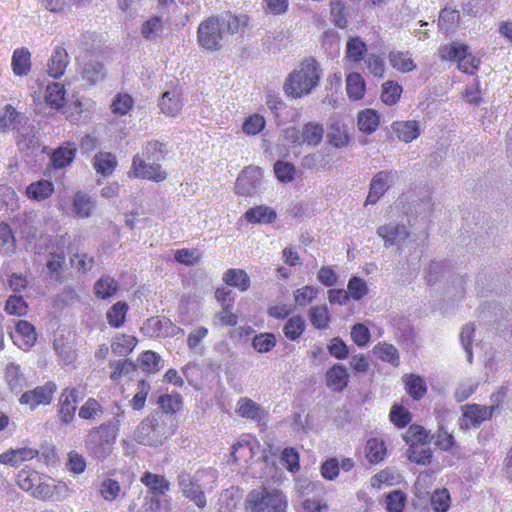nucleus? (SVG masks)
<instances>
[{"mask_svg":"<svg viewBox=\"0 0 512 512\" xmlns=\"http://www.w3.org/2000/svg\"><path fill=\"white\" fill-rule=\"evenodd\" d=\"M165 144L158 140L148 141L142 149V154H136L132 159L128 176L130 178L146 179L156 183L163 182L167 173L162 170L159 161L165 157Z\"/></svg>","mask_w":512,"mask_h":512,"instance_id":"obj_1","label":"nucleus"},{"mask_svg":"<svg viewBox=\"0 0 512 512\" xmlns=\"http://www.w3.org/2000/svg\"><path fill=\"white\" fill-rule=\"evenodd\" d=\"M320 78L319 63L313 58L304 59L287 75L283 91L288 97L303 98L319 85Z\"/></svg>","mask_w":512,"mask_h":512,"instance_id":"obj_2","label":"nucleus"},{"mask_svg":"<svg viewBox=\"0 0 512 512\" xmlns=\"http://www.w3.org/2000/svg\"><path fill=\"white\" fill-rule=\"evenodd\" d=\"M118 434L119 425L116 422H106L93 427L86 440L90 455L100 460L109 457L113 452Z\"/></svg>","mask_w":512,"mask_h":512,"instance_id":"obj_3","label":"nucleus"},{"mask_svg":"<svg viewBox=\"0 0 512 512\" xmlns=\"http://www.w3.org/2000/svg\"><path fill=\"white\" fill-rule=\"evenodd\" d=\"M288 501L278 489H254L246 498L247 512H286Z\"/></svg>","mask_w":512,"mask_h":512,"instance_id":"obj_4","label":"nucleus"},{"mask_svg":"<svg viewBox=\"0 0 512 512\" xmlns=\"http://www.w3.org/2000/svg\"><path fill=\"white\" fill-rule=\"evenodd\" d=\"M17 484L36 499L45 501L53 498L54 491L50 478L35 470L22 469L17 475Z\"/></svg>","mask_w":512,"mask_h":512,"instance_id":"obj_5","label":"nucleus"},{"mask_svg":"<svg viewBox=\"0 0 512 512\" xmlns=\"http://www.w3.org/2000/svg\"><path fill=\"white\" fill-rule=\"evenodd\" d=\"M134 436L139 444L151 447L161 445L166 439L164 427L155 415L146 417L135 430Z\"/></svg>","mask_w":512,"mask_h":512,"instance_id":"obj_6","label":"nucleus"},{"mask_svg":"<svg viewBox=\"0 0 512 512\" xmlns=\"http://www.w3.org/2000/svg\"><path fill=\"white\" fill-rule=\"evenodd\" d=\"M376 233L383 240L386 248L392 247L398 251L406 247V240L410 236L409 227L397 221H389L378 226Z\"/></svg>","mask_w":512,"mask_h":512,"instance_id":"obj_7","label":"nucleus"},{"mask_svg":"<svg viewBox=\"0 0 512 512\" xmlns=\"http://www.w3.org/2000/svg\"><path fill=\"white\" fill-rule=\"evenodd\" d=\"M197 38L199 45L207 50H218L223 38L222 24L218 18L209 17L198 27Z\"/></svg>","mask_w":512,"mask_h":512,"instance_id":"obj_8","label":"nucleus"},{"mask_svg":"<svg viewBox=\"0 0 512 512\" xmlns=\"http://www.w3.org/2000/svg\"><path fill=\"white\" fill-rule=\"evenodd\" d=\"M399 179L397 170H383L377 172L369 187V193L365 201V205L377 203L382 196L392 187Z\"/></svg>","mask_w":512,"mask_h":512,"instance_id":"obj_9","label":"nucleus"},{"mask_svg":"<svg viewBox=\"0 0 512 512\" xmlns=\"http://www.w3.org/2000/svg\"><path fill=\"white\" fill-rule=\"evenodd\" d=\"M262 185V171L255 166L246 167L236 180V193L241 196L257 194Z\"/></svg>","mask_w":512,"mask_h":512,"instance_id":"obj_10","label":"nucleus"},{"mask_svg":"<svg viewBox=\"0 0 512 512\" xmlns=\"http://www.w3.org/2000/svg\"><path fill=\"white\" fill-rule=\"evenodd\" d=\"M56 390V384L52 381H49L42 386H37L32 390L24 392L21 395L19 402L21 405H26L31 410H34L39 405H49Z\"/></svg>","mask_w":512,"mask_h":512,"instance_id":"obj_11","label":"nucleus"},{"mask_svg":"<svg viewBox=\"0 0 512 512\" xmlns=\"http://www.w3.org/2000/svg\"><path fill=\"white\" fill-rule=\"evenodd\" d=\"M462 417L459 419V426L463 430L477 428L480 424L489 419L495 411V406H483L479 404L465 405Z\"/></svg>","mask_w":512,"mask_h":512,"instance_id":"obj_12","label":"nucleus"},{"mask_svg":"<svg viewBox=\"0 0 512 512\" xmlns=\"http://www.w3.org/2000/svg\"><path fill=\"white\" fill-rule=\"evenodd\" d=\"M78 403V391L75 388H65L62 390L58 399V417L59 420L67 425L70 424L76 414Z\"/></svg>","mask_w":512,"mask_h":512,"instance_id":"obj_13","label":"nucleus"},{"mask_svg":"<svg viewBox=\"0 0 512 512\" xmlns=\"http://www.w3.org/2000/svg\"><path fill=\"white\" fill-rule=\"evenodd\" d=\"M39 455L36 448L21 447L9 449L0 454V463L5 466L19 467L23 462L35 459Z\"/></svg>","mask_w":512,"mask_h":512,"instance_id":"obj_14","label":"nucleus"},{"mask_svg":"<svg viewBox=\"0 0 512 512\" xmlns=\"http://www.w3.org/2000/svg\"><path fill=\"white\" fill-rule=\"evenodd\" d=\"M402 203H407L412 208L410 213L420 217H427L433 210V202L431 196L425 192L421 196L415 194H406L400 198Z\"/></svg>","mask_w":512,"mask_h":512,"instance_id":"obj_15","label":"nucleus"},{"mask_svg":"<svg viewBox=\"0 0 512 512\" xmlns=\"http://www.w3.org/2000/svg\"><path fill=\"white\" fill-rule=\"evenodd\" d=\"M12 339L19 348L23 350L29 349L37 340L35 327L26 320H19L16 323Z\"/></svg>","mask_w":512,"mask_h":512,"instance_id":"obj_16","label":"nucleus"},{"mask_svg":"<svg viewBox=\"0 0 512 512\" xmlns=\"http://www.w3.org/2000/svg\"><path fill=\"white\" fill-rule=\"evenodd\" d=\"M140 482L147 488L150 496H164L170 490V482L164 475L146 471L142 474Z\"/></svg>","mask_w":512,"mask_h":512,"instance_id":"obj_17","label":"nucleus"},{"mask_svg":"<svg viewBox=\"0 0 512 512\" xmlns=\"http://www.w3.org/2000/svg\"><path fill=\"white\" fill-rule=\"evenodd\" d=\"M179 487L183 495L193 501L199 508L206 505V498L200 486L194 481L190 475L183 474L179 476Z\"/></svg>","mask_w":512,"mask_h":512,"instance_id":"obj_18","label":"nucleus"},{"mask_svg":"<svg viewBox=\"0 0 512 512\" xmlns=\"http://www.w3.org/2000/svg\"><path fill=\"white\" fill-rule=\"evenodd\" d=\"M69 64V55L67 51L60 46L54 48L50 59L48 60V74L57 79L64 75Z\"/></svg>","mask_w":512,"mask_h":512,"instance_id":"obj_19","label":"nucleus"},{"mask_svg":"<svg viewBox=\"0 0 512 512\" xmlns=\"http://www.w3.org/2000/svg\"><path fill=\"white\" fill-rule=\"evenodd\" d=\"M236 412L243 418L261 422L266 418L267 412L253 400L242 397L237 402Z\"/></svg>","mask_w":512,"mask_h":512,"instance_id":"obj_20","label":"nucleus"},{"mask_svg":"<svg viewBox=\"0 0 512 512\" xmlns=\"http://www.w3.org/2000/svg\"><path fill=\"white\" fill-rule=\"evenodd\" d=\"M76 152L77 149L74 143L66 142L59 146L50 157L52 167L55 169L67 167L75 159Z\"/></svg>","mask_w":512,"mask_h":512,"instance_id":"obj_21","label":"nucleus"},{"mask_svg":"<svg viewBox=\"0 0 512 512\" xmlns=\"http://www.w3.org/2000/svg\"><path fill=\"white\" fill-rule=\"evenodd\" d=\"M348 382L349 374L346 367L342 364H335L326 372V384L333 391H343L347 387Z\"/></svg>","mask_w":512,"mask_h":512,"instance_id":"obj_22","label":"nucleus"},{"mask_svg":"<svg viewBox=\"0 0 512 512\" xmlns=\"http://www.w3.org/2000/svg\"><path fill=\"white\" fill-rule=\"evenodd\" d=\"M147 326L152 329L153 335L160 338L174 337L182 331L169 318L152 317L148 319Z\"/></svg>","mask_w":512,"mask_h":512,"instance_id":"obj_23","label":"nucleus"},{"mask_svg":"<svg viewBox=\"0 0 512 512\" xmlns=\"http://www.w3.org/2000/svg\"><path fill=\"white\" fill-rule=\"evenodd\" d=\"M391 128L400 141L410 143L415 140L421 133L419 122L416 120L395 121Z\"/></svg>","mask_w":512,"mask_h":512,"instance_id":"obj_24","label":"nucleus"},{"mask_svg":"<svg viewBox=\"0 0 512 512\" xmlns=\"http://www.w3.org/2000/svg\"><path fill=\"white\" fill-rule=\"evenodd\" d=\"M277 217L275 210L266 205L249 208L243 218L251 224H271Z\"/></svg>","mask_w":512,"mask_h":512,"instance_id":"obj_25","label":"nucleus"},{"mask_svg":"<svg viewBox=\"0 0 512 512\" xmlns=\"http://www.w3.org/2000/svg\"><path fill=\"white\" fill-rule=\"evenodd\" d=\"M119 289V283L115 278L110 275H103L95 282L93 292L97 299L107 300L115 296Z\"/></svg>","mask_w":512,"mask_h":512,"instance_id":"obj_26","label":"nucleus"},{"mask_svg":"<svg viewBox=\"0 0 512 512\" xmlns=\"http://www.w3.org/2000/svg\"><path fill=\"white\" fill-rule=\"evenodd\" d=\"M54 185L49 180H38L32 182L26 187V196L33 201L41 202L52 196Z\"/></svg>","mask_w":512,"mask_h":512,"instance_id":"obj_27","label":"nucleus"},{"mask_svg":"<svg viewBox=\"0 0 512 512\" xmlns=\"http://www.w3.org/2000/svg\"><path fill=\"white\" fill-rule=\"evenodd\" d=\"M11 66L16 76L27 75L32 68L30 51L24 47L15 49L12 55Z\"/></svg>","mask_w":512,"mask_h":512,"instance_id":"obj_28","label":"nucleus"},{"mask_svg":"<svg viewBox=\"0 0 512 512\" xmlns=\"http://www.w3.org/2000/svg\"><path fill=\"white\" fill-rule=\"evenodd\" d=\"M138 339L125 333L116 334L111 342V350L117 356H128L136 347Z\"/></svg>","mask_w":512,"mask_h":512,"instance_id":"obj_29","label":"nucleus"},{"mask_svg":"<svg viewBox=\"0 0 512 512\" xmlns=\"http://www.w3.org/2000/svg\"><path fill=\"white\" fill-rule=\"evenodd\" d=\"M66 89L63 84L51 83L46 87L44 99L46 104L55 110H59L66 102Z\"/></svg>","mask_w":512,"mask_h":512,"instance_id":"obj_30","label":"nucleus"},{"mask_svg":"<svg viewBox=\"0 0 512 512\" xmlns=\"http://www.w3.org/2000/svg\"><path fill=\"white\" fill-rule=\"evenodd\" d=\"M4 378L12 391L19 392L27 386V379L24 373L21 371L20 366L15 363L7 364Z\"/></svg>","mask_w":512,"mask_h":512,"instance_id":"obj_31","label":"nucleus"},{"mask_svg":"<svg viewBox=\"0 0 512 512\" xmlns=\"http://www.w3.org/2000/svg\"><path fill=\"white\" fill-rule=\"evenodd\" d=\"M367 53V45L360 37H350L346 43L345 59L354 64L360 63Z\"/></svg>","mask_w":512,"mask_h":512,"instance_id":"obj_32","label":"nucleus"},{"mask_svg":"<svg viewBox=\"0 0 512 512\" xmlns=\"http://www.w3.org/2000/svg\"><path fill=\"white\" fill-rule=\"evenodd\" d=\"M129 306L125 301L114 303L106 312V319L112 328L124 326L127 318Z\"/></svg>","mask_w":512,"mask_h":512,"instance_id":"obj_33","label":"nucleus"},{"mask_svg":"<svg viewBox=\"0 0 512 512\" xmlns=\"http://www.w3.org/2000/svg\"><path fill=\"white\" fill-rule=\"evenodd\" d=\"M324 128L322 124L308 122L302 127V144L308 146H318L323 138Z\"/></svg>","mask_w":512,"mask_h":512,"instance_id":"obj_34","label":"nucleus"},{"mask_svg":"<svg viewBox=\"0 0 512 512\" xmlns=\"http://www.w3.org/2000/svg\"><path fill=\"white\" fill-rule=\"evenodd\" d=\"M93 166L97 173L103 176L111 175L116 166V157L110 152H99L93 158Z\"/></svg>","mask_w":512,"mask_h":512,"instance_id":"obj_35","label":"nucleus"},{"mask_svg":"<svg viewBox=\"0 0 512 512\" xmlns=\"http://www.w3.org/2000/svg\"><path fill=\"white\" fill-rule=\"evenodd\" d=\"M388 59L394 69L403 73L411 72L416 68L409 52L391 51Z\"/></svg>","mask_w":512,"mask_h":512,"instance_id":"obj_36","label":"nucleus"},{"mask_svg":"<svg viewBox=\"0 0 512 512\" xmlns=\"http://www.w3.org/2000/svg\"><path fill=\"white\" fill-rule=\"evenodd\" d=\"M365 455L367 460L376 464L384 460L386 456V446L383 440L370 438L365 444Z\"/></svg>","mask_w":512,"mask_h":512,"instance_id":"obj_37","label":"nucleus"},{"mask_svg":"<svg viewBox=\"0 0 512 512\" xmlns=\"http://www.w3.org/2000/svg\"><path fill=\"white\" fill-rule=\"evenodd\" d=\"M346 91L350 99L360 100L365 94V81L357 72H351L346 77Z\"/></svg>","mask_w":512,"mask_h":512,"instance_id":"obj_38","label":"nucleus"},{"mask_svg":"<svg viewBox=\"0 0 512 512\" xmlns=\"http://www.w3.org/2000/svg\"><path fill=\"white\" fill-rule=\"evenodd\" d=\"M251 284L250 277L242 269L226 270V285L235 287L240 292H245Z\"/></svg>","mask_w":512,"mask_h":512,"instance_id":"obj_39","label":"nucleus"},{"mask_svg":"<svg viewBox=\"0 0 512 512\" xmlns=\"http://www.w3.org/2000/svg\"><path fill=\"white\" fill-rule=\"evenodd\" d=\"M22 118L21 113L17 112L12 105L7 104L0 110V132H5L10 128L15 129Z\"/></svg>","mask_w":512,"mask_h":512,"instance_id":"obj_40","label":"nucleus"},{"mask_svg":"<svg viewBox=\"0 0 512 512\" xmlns=\"http://www.w3.org/2000/svg\"><path fill=\"white\" fill-rule=\"evenodd\" d=\"M159 107L162 113L168 116H175L182 108L181 94L164 92L159 102Z\"/></svg>","mask_w":512,"mask_h":512,"instance_id":"obj_41","label":"nucleus"},{"mask_svg":"<svg viewBox=\"0 0 512 512\" xmlns=\"http://www.w3.org/2000/svg\"><path fill=\"white\" fill-rule=\"evenodd\" d=\"M134 107L133 97L125 92L118 93L110 105L111 111L115 116H125Z\"/></svg>","mask_w":512,"mask_h":512,"instance_id":"obj_42","label":"nucleus"},{"mask_svg":"<svg viewBox=\"0 0 512 512\" xmlns=\"http://www.w3.org/2000/svg\"><path fill=\"white\" fill-rule=\"evenodd\" d=\"M73 209L76 217L78 218H88L91 216L94 209V202L91 197L78 192L75 194L73 198Z\"/></svg>","mask_w":512,"mask_h":512,"instance_id":"obj_43","label":"nucleus"},{"mask_svg":"<svg viewBox=\"0 0 512 512\" xmlns=\"http://www.w3.org/2000/svg\"><path fill=\"white\" fill-rule=\"evenodd\" d=\"M160 361V356L152 350L142 352L137 359L140 369L148 374H153L160 370Z\"/></svg>","mask_w":512,"mask_h":512,"instance_id":"obj_44","label":"nucleus"},{"mask_svg":"<svg viewBox=\"0 0 512 512\" xmlns=\"http://www.w3.org/2000/svg\"><path fill=\"white\" fill-rule=\"evenodd\" d=\"M305 326L304 318L300 315H295L286 321L283 327V333L287 339L296 341L303 334Z\"/></svg>","mask_w":512,"mask_h":512,"instance_id":"obj_45","label":"nucleus"},{"mask_svg":"<svg viewBox=\"0 0 512 512\" xmlns=\"http://www.w3.org/2000/svg\"><path fill=\"white\" fill-rule=\"evenodd\" d=\"M379 115L372 109H366L358 114L359 130L366 133H373L379 126Z\"/></svg>","mask_w":512,"mask_h":512,"instance_id":"obj_46","label":"nucleus"},{"mask_svg":"<svg viewBox=\"0 0 512 512\" xmlns=\"http://www.w3.org/2000/svg\"><path fill=\"white\" fill-rule=\"evenodd\" d=\"M157 404L163 413L172 415L182 408L183 399L179 393L164 394L158 398Z\"/></svg>","mask_w":512,"mask_h":512,"instance_id":"obj_47","label":"nucleus"},{"mask_svg":"<svg viewBox=\"0 0 512 512\" xmlns=\"http://www.w3.org/2000/svg\"><path fill=\"white\" fill-rule=\"evenodd\" d=\"M374 354L382 361L388 362L393 366H398L400 363L399 352L396 347L386 342L378 343L374 349Z\"/></svg>","mask_w":512,"mask_h":512,"instance_id":"obj_48","label":"nucleus"},{"mask_svg":"<svg viewBox=\"0 0 512 512\" xmlns=\"http://www.w3.org/2000/svg\"><path fill=\"white\" fill-rule=\"evenodd\" d=\"M331 22L338 28H345L348 24V13L343 0H331L330 2Z\"/></svg>","mask_w":512,"mask_h":512,"instance_id":"obj_49","label":"nucleus"},{"mask_svg":"<svg viewBox=\"0 0 512 512\" xmlns=\"http://www.w3.org/2000/svg\"><path fill=\"white\" fill-rule=\"evenodd\" d=\"M309 319L316 329H326L330 322V313L327 306H313L309 311Z\"/></svg>","mask_w":512,"mask_h":512,"instance_id":"obj_50","label":"nucleus"},{"mask_svg":"<svg viewBox=\"0 0 512 512\" xmlns=\"http://www.w3.org/2000/svg\"><path fill=\"white\" fill-rule=\"evenodd\" d=\"M231 457L234 462L244 461L247 462L253 457V449L250 441L247 438H241L232 446Z\"/></svg>","mask_w":512,"mask_h":512,"instance_id":"obj_51","label":"nucleus"},{"mask_svg":"<svg viewBox=\"0 0 512 512\" xmlns=\"http://www.w3.org/2000/svg\"><path fill=\"white\" fill-rule=\"evenodd\" d=\"M110 368L112 369L110 379L114 383H119L123 376L128 375L136 369V365L132 361L124 359L111 362Z\"/></svg>","mask_w":512,"mask_h":512,"instance_id":"obj_52","label":"nucleus"},{"mask_svg":"<svg viewBox=\"0 0 512 512\" xmlns=\"http://www.w3.org/2000/svg\"><path fill=\"white\" fill-rule=\"evenodd\" d=\"M459 12L455 9L445 8L441 10L438 19V26L446 33L451 32L459 21Z\"/></svg>","mask_w":512,"mask_h":512,"instance_id":"obj_53","label":"nucleus"},{"mask_svg":"<svg viewBox=\"0 0 512 512\" xmlns=\"http://www.w3.org/2000/svg\"><path fill=\"white\" fill-rule=\"evenodd\" d=\"M202 256L197 249H178L174 251V259L177 263L185 266H195L201 261Z\"/></svg>","mask_w":512,"mask_h":512,"instance_id":"obj_54","label":"nucleus"},{"mask_svg":"<svg viewBox=\"0 0 512 512\" xmlns=\"http://www.w3.org/2000/svg\"><path fill=\"white\" fill-rule=\"evenodd\" d=\"M94 262V257L85 252H77L70 258L72 268L82 274H86L88 271H90L94 265Z\"/></svg>","mask_w":512,"mask_h":512,"instance_id":"obj_55","label":"nucleus"},{"mask_svg":"<svg viewBox=\"0 0 512 512\" xmlns=\"http://www.w3.org/2000/svg\"><path fill=\"white\" fill-rule=\"evenodd\" d=\"M15 238L11 227L7 223H0V253H13Z\"/></svg>","mask_w":512,"mask_h":512,"instance_id":"obj_56","label":"nucleus"},{"mask_svg":"<svg viewBox=\"0 0 512 512\" xmlns=\"http://www.w3.org/2000/svg\"><path fill=\"white\" fill-rule=\"evenodd\" d=\"M432 452L425 444L411 445L409 449V460L411 462L427 465L431 462Z\"/></svg>","mask_w":512,"mask_h":512,"instance_id":"obj_57","label":"nucleus"},{"mask_svg":"<svg viewBox=\"0 0 512 512\" xmlns=\"http://www.w3.org/2000/svg\"><path fill=\"white\" fill-rule=\"evenodd\" d=\"M103 412V408L99 401L95 398H88L79 409V417L84 420H91L99 417Z\"/></svg>","mask_w":512,"mask_h":512,"instance_id":"obj_58","label":"nucleus"},{"mask_svg":"<svg viewBox=\"0 0 512 512\" xmlns=\"http://www.w3.org/2000/svg\"><path fill=\"white\" fill-rule=\"evenodd\" d=\"M402 87L393 81H387L383 84L381 100L387 105H394L400 99Z\"/></svg>","mask_w":512,"mask_h":512,"instance_id":"obj_59","label":"nucleus"},{"mask_svg":"<svg viewBox=\"0 0 512 512\" xmlns=\"http://www.w3.org/2000/svg\"><path fill=\"white\" fill-rule=\"evenodd\" d=\"M407 393L414 399L422 398L426 391V384L420 376L410 375L406 380Z\"/></svg>","mask_w":512,"mask_h":512,"instance_id":"obj_60","label":"nucleus"},{"mask_svg":"<svg viewBox=\"0 0 512 512\" xmlns=\"http://www.w3.org/2000/svg\"><path fill=\"white\" fill-rule=\"evenodd\" d=\"M82 77L89 84H96L105 77L103 65L99 62L86 64L82 72Z\"/></svg>","mask_w":512,"mask_h":512,"instance_id":"obj_61","label":"nucleus"},{"mask_svg":"<svg viewBox=\"0 0 512 512\" xmlns=\"http://www.w3.org/2000/svg\"><path fill=\"white\" fill-rule=\"evenodd\" d=\"M121 492V486L118 481L107 478L103 480L99 487V493L100 495L106 500V501H114L117 499Z\"/></svg>","mask_w":512,"mask_h":512,"instance_id":"obj_62","label":"nucleus"},{"mask_svg":"<svg viewBox=\"0 0 512 512\" xmlns=\"http://www.w3.org/2000/svg\"><path fill=\"white\" fill-rule=\"evenodd\" d=\"M347 289L349 297L353 300L362 299L368 292L365 280L357 276H353L349 279Z\"/></svg>","mask_w":512,"mask_h":512,"instance_id":"obj_63","label":"nucleus"},{"mask_svg":"<svg viewBox=\"0 0 512 512\" xmlns=\"http://www.w3.org/2000/svg\"><path fill=\"white\" fill-rule=\"evenodd\" d=\"M386 509L388 512H402L406 496L400 490H394L386 495Z\"/></svg>","mask_w":512,"mask_h":512,"instance_id":"obj_64","label":"nucleus"}]
</instances>
